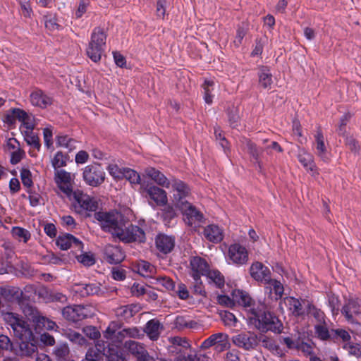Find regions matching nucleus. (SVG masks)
<instances>
[{
	"label": "nucleus",
	"mask_w": 361,
	"mask_h": 361,
	"mask_svg": "<svg viewBox=\"0 0 361 361\" xmlns=\"http://www.w3.org/2000/svg\"><path fill=\"white\" fill-rule=\"evenodd\" d=\"M217 302L219 305L232 307L235 302L243 306L246 312L247 324L253 326L262 332L271 331L280 334L283 330L281 322L267 310V305L261 301L253 300L246 293L239 290L233 293V298L225 295L217 296Z\"/></svg>",
	"instance_id": "nucleus-1"
},
{
	"label": "nucleus",
	"mask_w": 361,
	"mask_h": 361,
	"mask_svg": "<svg viewBox=\"0 0 361 361\" xmlns=\"http://www.w3.org/2000/svg\"><path fill=\"white\" fill-rule=\"evenodd\" d=\"M95 219L99 221L104 231L110 233L113 237L117 238L123 243H142L145 240L144 231L137 226L132 224L126 226L123 224L122 216L118 212H99L95 214Z\"/></svg>",
	"instance_id": "nucleus-2"
},
{
	"label": "nucleus",
	"mask_w": 361,
	"mask_h": 361,
	"mask_svg": "<svg viewBox=\"0 0 361 361\" xmlns=\"http://www.w3.org/2000/svg\"><path fill=\"white\" fill-rule=\"evenodd\" d=\"M4 319L11 326L16 336L22 341L20 345L22 354L30 357L37 353L35 335L27 322L12 312L6 313Z\"/></svg>",
	"instance_id": "nucleus-3"
},
{
	"label": "nucleus",
	"mask_w": 361,
	"mask_h": 361,
	"mask_svg": "<svg viewBox=\"0 0 361 361\" xmlns=\"http://www.w3.org/2000/svg\"><path fill=\"white\" fill-rule=\"evenodd\" d=\"M145 172L157 185L168 189L171 188L173 192V202L177 208L188 202L185 198L189 195L190 190L183 181L175 178H168L164 173L152 167L147 168Z\"/></svg>",
	"instance_id": "nucleus-4"
},
{
	"label": "nucleus",
	"mask_w": 361,
	"mask_h": 361,
	"mask_svg": "<svg viewBox=\"0 0 361 361\" xmlns=\"http://www.w3.org/2000/svg\"><path fill=\"white\" fill-rule=\"evenodd\" d=\"M106 36V31L101 27H94L91 33L86 54L94 63L100 61L105 51Z\"/></svg>",
	"instance_id": "nucleus-5"
},
{
	"label": "nucleus",
	"mask_w": 361,
	"mask_h": 361,
	"mask_svg": "<svg viewBox=\"0 0 361 361\" xmlns=\"http://www.w3.org/2000/svg\"><path fill=\"white\" fill-rule=\"evenodd\" d=\"M75 176L63 169L56 170L54 173V182L56 184L60 192L64 196L71 200L74 193L73 185Z\"/></svg>",
	"instance_id": "nucleus-6"
},
{
	"label": "nucleus",
	"mask_w": 361,
	"mask_h": 361,
	"mask_svg": "<svg viewBox=\"0 0 361 361\" xmlns=\"http://www.w3.org/2000/svg\"><path fill=\"white\" fill-rule=\"evenodd\" d=\"M82 171L83 180L90 186H99L105 180V172L99 164L87 165Z\"/></svg>",
	"instance_id": "nucleus-7"
},
{
	"label": "nucleus",
	"mask_w": 361,
	"mask_h": 361,
	"mask_svg": "<svg viewBox=\"0 0 361 361\" xmlns=\"http://www.w3.org/2000/svg\"><path fill=\"white\" fill-rule=\"evenodd\" d=\"M178 208L183 214L185 223L194 230H196L204 222L203 214L190 203H185Z\"/></svg>",
	"instance_id": "nucleus-8"
},
{
	"label": "nucleus",
	"mask_w": 361,
	"mask_h": 361,
	"mask_svg": "<svg viewBox=\"0 0 361 361\" xmlns=\"http://www.w3.org/2000/svg\"><path fill=\"white\" fill-rule=\"evenodd\" d=\"M226 259L229 264L237 267L244 265L248 262V251L245 247L239 243L231 244L228 247Z\"/></svg>",
	"instance_id": "nucleus-9"
},
{
	"label": "nucleus",
	"mask_w": 361,
	"mask_h": 361,
	"mask_svg": "<svg viewBox=\"0 0 361 361\" xmlns=\"http://www.w3.org/2000/svg\"><path fill=\"white\" fill-rule=\"evenodd\" d=\"M89 306L73 305L63 309L62 314L69 321L78 322L92 316Z\"/></svg>",
	"instance_id": "nucleus-10"
},
{
	"label": "nucleus",
	"mask_w": 361,
	"mask_h": 361,
	"mask_svg": "<svg viewBox=\"0 0 361 361\" xmlns=\"http://www.w3.org/2000/svg\"><path fill=\"white\" fill-rule=\"evenodd\" d=\"M104 338L109 343L119 345L124 340L123 329L118 322H111L103 332Z\"/></svg>",
	"instance_id": "nucleus-11"
},
{
	"label": "nucleus",
	"mask_w": 361,
	"mask_h": 361,
	"mask_svg": "<svg viewBox=\"0 0 361 361\" xmlns=\"http://www.w3.org/2000/svg\"><path fill=\"white\" fill-rule=\"evenodd\" d=\"M209 266L207 261L200 257H193L190 260L189 274L193 280H198L202 276H207Z\"/></svg>",
	"instance_id": "nucleus-12"
},
{
	"label": "nucleus",
	"mask_w": 361,
	"mask_h": 361,
	"mask_svg": "<svg viewBox=\"0 0 361 361\" xmlns=\"http://www.w3.org/2000/svg\"><path fill=\"white\" fill-rule=\"evenodd\" d=\"M342 314L350 324H360L355 320V317L361 314V305L357 298L348 299L341 310Z\"/></svg>",
	"instance_id": "nucleus-13"
},
{
	"label": "nucleus",
	"mask_w": 361,
	"mask_h": 361,
	"mask_svg": "<svg viewBox=\"0 0 361 361\" xmlns=\"http://www.w3.org/2000/svg\"><path fill=\"white\" fill-rule=\"evenodd\" d=\"M215 345L217 351H223L229 346L228 336L224 333H217L211 335L201 344V348L207 349Z\"/></svg>",
	"instance_id": "nucleus-14"
},
{
	"label": "nucleus",
	"mask_w": 361,
	"mask_h": 361,
	"mask_svg": "<svg viewBox=\"0 0 361 361\" xmlns=\"http://www.w3.org/2000/svg\"><path fill=\"white\" fill-rule=\"evenodd\" d=\"M279 305L282 312H284L285 307L288 313L294 317H302L306 314V310L302 307L300 300L294 297L284 298Z\"/></svg>",
	"instance_id": "nucleus-15"
},
{
	"label": "nucleus",
	"mask_w": 361,
	"mask_h": 361,
	"mask_svg": "<svg viewBox=\"0 0 361 361\" xmlns=\"http://www.w3.org/2000/svg\"><path fill=\"white\" fill-rule=\"evenodd\" d=\"M29 99L32 106L40 109H46L53 103V98L40 89L33 90Z\"/></svg>",
	"instance_id": "nucleus-16"
},
{
	"label": "nucleus",
	"mask_w": 361,
	"mask_h": 361,
	"mask_svg": "<svg viewBox=\"0 0 361 361\" xmlns=\"http://www.w3.org/2000/svg\"><path fill=\"white\" fill-rule=\"evenodd\" d=\"M250 274L255 281L264 284L270 281L271 271L267 267L261 262H253L250 268Z\"/></svg>",
	"instance_id": "nucleus-17"
},
{
	"label": "nucleus",
	"mask_w": 361,
	"mask_h": 361,
	"mask_svg": "<svg viewBox=\"0 0 361 361\" xmlns=\"http://www.w3.org/2000/svg\"><path fill=\"white\" fill-rule=\"evenodd\" d=\"M233 343L245 350L253 349L258 343L257 335L253 333H242L233 338Z\"/></svg>",
	"instance_id": "nucleus-18"
},
{
	"label": "nucleus",
	"mask_w": 361,
	"mask_h": 361,
	"mask_svg": "<svg viewBox=\"0 0 361 361\" xmlns=\"http://www.w3.org/2000/svg\"><path fill=\"white\" fill-rule=\"evenodd\" d=\"M71 201H75L81 209L94 211L97 208V203L89 195L84 194L80 190H75L71 197Z\"/></svg>",
	"instance_id": "nucleus-19"
},
{
	"label": "nucleus",
	"mask_w": 361,
	"mask_h": 361,
	"mask_svg": "<svg viewBox=\"0 0 361 361\" xmlns=\"http://www.w3.org/2000/svg\"><path fill=\"white\" fill-rule=\"evenodd\" d=\"M56 245L63 250L69 248H75L78 250H82L83 249V243L71 234L59 235L56 239Z\"/></svg>",
	"instance_id": "nucleus-20"
},
{
	"label": "nucleus",
	"mask_w": 361,
	"mask_h": 361,
	"mask_svg": "<svg viewBox=\"0 0 361 361\" xmlns=\"http://www.w3.org/2000/svg\"><path fill=\"white\" fill-rule=\"evenodd\" d=\"M144 190L157 205L165 206L167 204V194L164 190L155 185H147Z\"/></svg>",
	"instance_id": "nucleus-21"
},
{
	"label": "nucleus",
	"mask_w": 361,
	"mask_h": 361,
	"mask_svg": "<svg viewBox=\"0 0 361 361\" xmlns=\"http://www.w3.org/2000/svg\"><path fill=\"white\" fill-rule=\"evenodd\" d=\"M123 347L129 353L136 357L137 361L141 360L149 355L143 343L133 340L126 341Z\"/></svg>",
	"instance_id": "nucleus-22"
},
{
	"label": "nucleus",
	"mask_w": 361,
	"mask_h": 361,
	"mask_svg": "<svg viewBox=\"0 0 361 361\" xmlns=\"http://www.w3.org/2000/svg\"><path fill=\"white\" fill-rule=\"evenodd\" d=\"M298 158L303 167L307 171L310 172L313 177L316 178V176L319 175L317 168L314 162L313 156L311 154L302 149L299 151Z\"/></svg>",
	"instance_id": "nucleus-23"
},
{
	"label": "nucleus",
	"mask_w": 361,
	"mask_h": 361,
	"mask_svg": "<svg viewBox=\"0 0 361 361\" xmlns=\"http://www.w3.org/2000/svg\"><path fill=\"white\" fill-rule=\"evenodd\" d=\"M23 312L27 319L32 323L35 333L39 334L42 331L45 330V326L47 323H38L37 321L39 320L40 318L46 317L41 315L37 310L32 307H28L25 308Z\"/></svg>",
	"instance_id": "nucleus-24"
},
{
	"label": "nucleus",
	"mask_w": 361,
	"mask_h": 361,
	"mask_svg": "<svg viewBox=\"0 0 361 361\" xmlns=\"http://www.w3.org/2000/svg\"><path fill=\"white\" fill-rule=\"evenodd\" d=\"M157 249L164 254L172 251L175 245V239L170 235L159 234L155 239Z\"/></svg>",
	"instance_id": "nucleus-25"
},
{
	"label": "nucleus",
	"mask_w": 361,
	"mask_h": 361,
	"mask_svg": "<svg viewBox=\"0 0 361 361\" xmlns=\"http://www.w3.org/2000/svg\"><path fill=\"white\" fill-rule=\"evenodd\" d=\"M104 253L106 260L110 264H118L124 259V255L121 247L108 245L104 247Z\"/></svg>",
	"instance_id": "nucleus-26"
},
{
	"label": "nucleus",
	"mask_w": 361,
	"mask_h": 361,
	"mask_svg": "<svg viewBox=\"0 0 361 361\" xmlns=\"http://www.w3.org/2000/svg\"><path fill=\"white\" fill-rule=\"evenodd\" d=\"M75 291L82 297L89 295H99L103 293L100 283H92L88 284H77L75 286Z\"/></svg>",
	"instance_id": "nucleus-27"
},
{
	"label": "nucleus",
	"mask_w": 361,
	"mask_h": 361,
	"mask_svg": "<svg viewBox=\"0 0 361 361\" xmlns=\"http://www.w3.org/2000/svg\"><path fill=\"white\" fill-rule=\"evenodd\" d=\"M163 330V325L156 319H151L147 322L144 329V334H146L152 341H157Z\"/></svg>",
	"instance_id": "nucleus-28"
},
{
	"label": "nucleus",
	"mask_w": 361,
	"mask_h": 361,
	"mask_svg": "<svg viewBox=\"0 0 361 361\" xmlns=\"http://www.w3.org/2000/svg\"><path fill=\"white\" fill-rule=\"evenodd\" d=\"M203 233L207 240L214 243L221 242L224 238L223 230L215 224H210L206 226Z\"/></svg>",
	"instance_id": "nucleus-29"
},
{
	"label": "nucleus",
	"mask_w": 361,
	"mask_h": 361,
	"mask_svg": "<svg viewBox=\"0 0 361 361\" xmlns=\"http://www.w3.org/2000/svg\"><path fill=\"white\" fill-rule=\"evenodd\" d=\"M315 142L314 146L316 149V154L318 157H319L322 160L326 161L327 148L325 143L324 137L321 130H318L314 135Z\"/></svg>",
	"instance_id": "nucleus-30"
},
{
	"label": "nucleus",
	"mask_w": 361,
	"mask_h": 361,
	"mask_svg": "<svg viewBox=\"0 0 361 361\" xmlns=\"http://www.w3.org/2000/svg\"><path fill=\"white\" fill-rule=\"evenodd\" d=\"M137 273L144 277H152L156 273V268L149 262L140 260L135 267Z\"/></svg>",
	"instance_id": "nucleus-31"
},
{
	"label": "nucleus",
	"mask_w": 361,
	"mask_h": 361,
	"mask_svg": "<svg viewBox=\"0 0 361 361\" xmlns=\"http://www.w3.org/2000/svg\"><path fill=\"white\" fill-rule=\"evenodd\" d=\"M104 348L97 341L94 347H90L86 352L85 357L81 361H99Z\"/></svg>",
	"instance_id": "nucleus-32"
},
{
	"label": "nucleus",
	"mask_w": 361,
	"mask_h": 361,
	"mask_svg": "<svg viewBox=\"0 0 361 361\" xmlns=\"http://www.w3.org/2000/svg\"><path fill=\"white\" fill-rule=\"evenodd\" d=\"M259 83L265 89H270L272 85V75L267 67H262L259 72Z\"/></svg>",
	"instance_id": "nucleus-33"
},
{
	"label": "nucleus",
	"mask_w": 361,
	"mask_h": 361,
	"mask_svg": "<svg viewBox=\"0 0 361 361\" xmlns=\"http://www.w3.org/2000/svg\"><path fill=\"white\" fill-rule=\"evenodd\" d=\"M215 82L213 80L205 79L202 87L204 90V100L206 104L210 105L214 97L212 93L214 90Z\"/></svg>",
	"instance_id": "nucleus-34"
},
{
	"label": "nucleus",
	"mask_w": 361,
	"mask_h": 361,
	"mask_svg": "<svg viewBox=\"0 0 361 361\" xmlns=\"http://www.w3.org/2000/svg\"><path fill=\"white\" fill-rule=\"evenodd\" d=\"M64 336L71 343L76 344L79 346L86 347L88 345L87 340L78 332L72 330H68L65 332Z\"/></svg>",
	"instance_id": "nucleus-35"
},
{
	"label": "nucleus",
	"mask_w": 361,
	"mask_h": 361,
	"mask_svg": "<svg viewBox=\"0 0 361 361\" xmlns=\"http://www.w3.org/2000/svg\"><path fill=\"white\" fill-rule=\"evenodd\" d=\"M70 353L67 343H59L53 350V355L58 361H66Z\"/></svg>",
	"instance_id": "nucleus-36"
},
{
	"label": "nucleus",
	"mask_w": 361,
	"mask_h": 361,
	"mask_svg": "<svg viewBox=\"0 0 361 361\" xmlns=\"http://www.w3.org/2000/svg\"><path fill=\"white\" fill-rule=\"evenodd\" d=\"M12 236L19 242L26 243L31 237L30 231L20 226H14L11 229Z\"/></svg>",
	"instance_id": "nucleus-37"
},
{
	"label": "nucleus",
	"mask_w": 361,
	"mask_h": 361,
	"mask_svg": "<svg viewBox=\"0 0 361 361\" xmlns=\"http://www.w3.org/2000/svg\"><path fill=\"white\" fill-rule=\"evenodd\" d=\"M135 308L133 305L121 306L116 310V315L126 320L130 319L136 312Z\"/></svg>",
	"instance_id": "nucleus-38"
},
{
	"label": "nucleus",
	"mask_w": 361,
	"mask_h": 361,
	"mask_svg": "<svg viewBox=\"0 0 361 361\" xmlns=\"http://www.w3.org/2000/svg\"><path fill=\"white\" fill-rule=\"evenodd\" d=\"M206 276L209 280V282L214 283L217 288H221L224 286V277L219 271L209 269Z\"/></svg>",
	"instance_id": "nucleus-39"
},
{
	"label": "nucleus",
	"mask_w": 361,
	"mask_h": 361,
	"mask_svg": "<svg viewBox=\"0 0 361 361\" xmlns=\"http://www.w3.org/2000/svg\"><path fill=\"white\" fill-rule=\"evenodd\" d=\"M124 338L142 339L144 337V332L142 329L137 326L123 328Z\"/></svg>",
	"instance_id": "nucleus-40"
},
{
	"label": "nucleus",
	"mask_w": 361,
	"mask_h": 361,
	"mask_svg": "<svg viewBox=\"0 0 361 361\" xmlns=\"http://www.w3.org/2000/svg\"><path fill=\"white\" fill-rule=\"evenodd\" d=\"M265 285H269L270 286V293H271L272 290L274 292V299L276 300H278L280 299L283 293L284 288L282 285V283L275 279H270V281L269 283H266Z\"/></svg>",
	"instance_id": "nucleus-41"
},
{
	"label": "nucleus",
	"mask_w": 361,
	"mask_h": 361,
	"mask_svg": "<svg viewBox=\"0 0 361 361\" xmlns=\"http://www.w3.org/2000/svg\"><path fill=\"white\" fill-rule=\"evenodd\" d=\"M106 357L107 361H126L123 353L118 348L109 347Z\"/></svg>",
	"instance_id": "nucleus-42"
},
{
	"label": "nucleus",
	"mask_w": 361,
	"mask_h": 361,
	"mask_svg": "<svg viewBox=\"0 0 361 361\" xmlns=\"http://www.w3.org/2000/svg\"><path fill=\"white\" fill-rule=\"evenodd\" d=\"M24 139L27 144L33 148L37 149H40L41 145L38 136L33 132L23 133Z\"/></svg>",
	"instance_id": "nucleus-43"
},
{
	"label": "nucleus",
	"mask_w": 361,
	"mask_h": 361,
	"mask_svg": "<svg viewBox=\"0 0 361 361\" xmlns=\"http://www.w3.org/2000/svg\"><path fill=\"white\" fill-rule=\"evenodd\" d=\"M67 162V157L63 154L61 152H57L53 159H51L52 166L55 170H59V169L65 166Z\"/></svg>",
	"instance_id": "nucleus-44"
},
{
	"label": "nucleus",
	"mask_w": 361,
	"mask_h": 361,
	"mask_svg": "<svg viewBox=\"0 0 361 361\" xmlns=\"http://www.w3.org/2000/svg\"><path fill=\"white\" fill-rule=\"evenodd\" d=\"M123 175V178L128 180L131 184H139L140 182L139 173L133 169L125 168Z\"/></svg>",
	"instance_id": "nucleus-45"
},
{
	"label": "nucleus",
	"mask_w": 361,
	"mask_h": 361,
	"mask_svg": "<svg viewBox=\"0 0 361 361\" xmlns=\"http://www.w3.org/2000/svg\"><path fill=\"white\" fill-rule=\"evenodd\" d=\"M154 279L156 281L154 284L157 286H162L167 290H172L174 289L175 284L170 278L166 276H158Z\"/></svg>",
	"instance_id": "nucleus-46"
},
{
	"label": "nucleus",
	"mask_w": 361,
	"mask_h": 361,
	"mask_svg": "<svg viewBox=\"0 0 361 361\" xmlns=\"http://www.w3.org/2000/svg\"><path fill=\"white\" fill-rule=\"evenodd\" d=\"M76 258L78 262L85 267L92 266L95 263L94 256L90 252L82 253L81 255L76 256Z\"/></svg>",
	"instance_id": "nucleus-47"
},
{
	"label": "nucleus",
	"mask_w": 361,
	"mask_h": 361,
	"mask_svg": "<svg viewBox=\"0 0 361 361\" xmlns=\"http://www.w3.org/2000/svg\"><path fill=\"white\" fill-rule=\"evenodd\" d=\"M4 147V150L9 154L22 149L20 142L14 137L6 139Z\"/></svg>",
	"instance_id": "nucleus-48"
},
{
	"label": "nucleus",
	"mask_w": 361,
	"mask_h": 361,
	"mask_svg": "<svg viewBox=\"0 0 361 361\" xmlns=\"http://www.w3.org/2000/svg\"><path fill=\"white\" fill-rule=\"evenodd\" d=\"M44 25L47 30L50 31H54L60 28V25L57 23V19L55 16L49 14L44 16Z\"/></svg>",
	"instance_id": "nucleus-49"
},
{
	"label": "nucleus",
	"mask_w": 361,
	"mask_h": 361,
	"mask_svg": "<svg viewBox=\"0 0 361 361\" xmlns=\"http://www.w3.org/2000/svg\"><path fill=\"white\" fill-rule=\"evenodd\" d=\"M125 168H120L118 165L111 164L107 167L109 173L114 178L121 180L123 178V171Z\"/></svg>",
	"instance_id": "nucleus-50"
},
{
	"label": "nucleus",
	"mask_w": 361,
	"mask_h": 361,
	"mask_svg": "<svg viewBox=\"0 0 361 361\" xmlns=\"http://www.w3.org/2000/svg\"><path fill=\"white\" fill-rule=\"evenodd\" d=\"M343 348L345 349L350 355L357 357H361V344L346 343L343 345Z\"/></svg>",
	"instance_id": "nucleus-51"
},
{
	"label": "nucleus",
	"mask_w": 361,
	"mask_h": 361,
	"mask_svg": "<svg viewBox=\"0 0 361 361\" xmlns=\"http://www.w3.org/2000/svg\"><path fill=\"white\" fill-rule=\"evenodd\" d=\"M21 123L20 130L22 133L33 131L35 124L34 117L31 114H29Z\"/></svg>",
	"instance_id": "nucleus-52"
},
{
	"label": "nucleus",
	"mask_w": 361,
	"mask_h": 361,
	"mask_svg": "<svg viewBox=\"0 0 361 361\" xmlns=\"http://www.w3.org/2000/svg\"><path fill=\"white\" fill-rule=\"evenodd\" d=\"M20 178L25 187L30 188L32 185V173L29 169L23 168L20 170Z\"/></svg>",
	"instance_id": "nucleus-53"
},
{
	"label": "nucleus",
	"mask_w": 361,
	"mask_h": 361,
	"mask_svg": "<svg viewBox=\"0 0 361 361\" xmlns=\"http://www.w3.org/2000/svg\"><path fill=\"white\" fill-rule=\"evenodd\" d=\"M84 334L90 339L96 340L100 337V332L93 326H87L82 329Z\"/></svg>",
	"instance_id": "nucleus-54"
},
{
	"label": "nucleus",
	"mask_w": 361,
	"mask_h": 361,
	"mask_svg": "<svg viewBox=\"0 0 361 361\" xmlns=\"http://www.w3.org/2000/svg\"><path fill=\"white\" fill-rule=\"evenodd\" d=\"M314 329L317 337L321 340H327L330 337L329 330L325 325L318 324Z\"/></svg>",
	"instance_id": "nucleus-55"
},
{
	"label": "nucleus",
	"mask_w": 361,
	"mask_h": 361,
	"mask_svg": "<svg viewBox=\"0 0 361 361\" xmlns=\"http://www.w3.org/2000/svg\"><path fill=\"white\" fill-rule=\"evenodd\" d=\"M221 318L225 325L236 326L238 319L233 313L226 311L221 314Z\"/></svg>",
	"instance_id": "nucleus-56"
},
{
	"label": "nucleus",
	"mask_w": 361,
	"mask_h": 361,
	"mask_svg": "<svg viewBox=\"0 0 361 361\" xmlns=\"http://www.w3.org/2000/svg\"><path fill=\"white\" fill-rule=\"evenodd\" d=\"M262 345L264 347L272 351L273 353L282 355L280 348L274 343L273 340L268 338H264L262 340Z\"/></svg>",
	"instance_id": "nucleus-57"
},
{
	"label": "nucleus",
	"mask_w": 361,
	"mask_h": 361,
	"mask_svg": "<svg viewBox=\"0 0 361 361\" xmlns=\"http://www.w3.org/2000/svg\"><path fill=\"white\" fill-rule=\"evenodd\" d=\"M10 154V163L12 165H16L20 162V161L25 157V151L21 149L16 152H13Z\"/></svg>",
	"instance_id": "nucleus-58"
},
{
	"label": "nucleus",
	"mask_w": 361,
	"mask_h": 361,
	"mask_svg": "<svg viewBox=\"0 0 361 361\" xmlns=\"http://www.w3.org/2000/svg\"><path fill=\"white\" fill-rule=\"evenodd\" d=\"M332 332L334 333L335 336L340 338L344 343V344L346 343H350V341L351 337L346 330L343 329H338L332 330Z\"/></svg>",
	"instance_id": "nucleus-59"
},
{
	"label": "nucleus",
	"mask_w": 361,
	"mask_h": 361,
	"mask_svg": "<svg viewBox=\"0 0 361 361\" xmlns=\"http://www.w3.org/2000/svg\"><path fill=\"white\" fill-rule=\"evenodd\" d=\"M43 137H44V142L45 146H47L48 148L50 147L53 144V141H52L53 132H52V128L51 126L44 128Z\"/></svg>",
	"instance_id": "nucleus-60"
},
{
	"label": "nucleus",
	"mask_w": 361,
	"mask_h": 361,
	"mask_svg": "<svg viewBox=\"0 0 361 361\" xmlns=\"http://www.w3.org/2000/svg\"><path fill=\"white\" fill-rule=\"evenodd\" d=\"M89 6V3L85 1H80L78 8L75 12L76 18H80L87 12Z\"/></svg>",
	"instance_id": "nucleus-61"
},
{
	"label": "nucleus",
	"mask_w": 361,
	"mask_h": 361,
	"mask_svg": "<svg viewBox=\"0 0 361 361\" xmlns=\"http://www.w3.org/2000/svg\"><path fill=\"white\" fill-rule=\"evenodd\" d=\"M350 118V114H345L340 119L338 132L340 135H344L345 132V126Z\"/></svg>",
	"instance_id": "nucleus-62"
},
{
	"label": "nucleus",
	"mask_w": 361,
	"mask_h": 361,
	"mask_svg": "<svg viewBox=\"0 0 361 361\" xmlns=\"http://www.w3.org/2000/svg\"><path fill=\"white\" fill-rule=\"evenodd\" d=\"M40 341L47 346H53L55 344L54 336L48 333H43L40 335Z\"/></svg>",
	"instance_id": "nucleus-63"
},
{
	"label": "nucleus",
	"mask_w": 361,
	"mask_h": 361,
	"mask_svg": "<svg viewBox=\"0 0 361 361\" xmlns=\"http://www.w3.org/2000/svg\"><path fill=\"white\" fill-rule=\"evenodd\" d=\"M13 114H14L16 121L18 120L20 123H22L29 116V114L25 111L18 108L13 109Z\"/></svg>",
	"instance_id": "nucleus-64"
}]
</instances>
